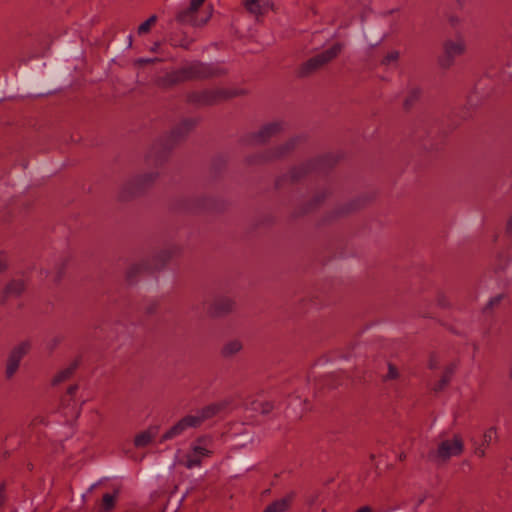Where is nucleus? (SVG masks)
Listing matches in <instances>:
<instances>
[{"label":"nucleus","mask_w":512,"mask_h":512,"mask_svg":"<svg viewBox=\"0 0 512 512\" xmlns=\"http://www.w3.org/2000/svg\"><path fill=\"white\" fill-rule=\"evenodd\" d=\"M224 408V403H211L185 415L162 434V441L172 440L184 435L189 429L201 427L204 422L218 415Z\"/></svg>","instance_id":"f257e3e1"},{"label":"nucleus","mask_w":512,"mask_h":512,"mask_svg":"<svg viewBox=\"0 0 512 512\" xmlns=\"http://www.w3.org/2000/svg\"><path fill=\"white\" fill-rule=\"evenodd\" d=\"M159 161L160 160L157 159L145 160L146 164L152 167V171L144 172L128 183L124 184L119 190L118 198L121 201H127L134 197L137 193L144 191L156 183L159 176Z\"/></svg>","instance_id":"f03ea898"},{"label":"nucleus","mask_w":512,"mask_h":512,"mask_svg":"<svg viewBox=\"0 0 512 512\" xmlns=\"http://www.w3.org/2000/svg\"><path fill=\"white\" fill-rule=\"evenodd\" d=\"M213 453V437L210 435H201L191 442L189 451L183 458V465L188 469L200 467L203 460L210 458Z\"/></svg>","instance_id":"7ed1b4c3"},{"label":"nucleus","mask_w":512,"mask_h":512,"mask_svg":"<svg viewBox=\"0 0 512 512\" xmlns=\"http://www.w3.org/2000/svg\"><path fill=\"white\" fill-rule=\"evenodd\" d=\"M464 450V442L459 434L440 441L436 450L430 452L429 458L436 463H445L451 457H457Z\"/></svg>","instance_id":"20e7f679"},{"label":"nucleus","mask_w":512,"mask_h":512,"mask_svg":"<svg viewBox=\"0 0 512 512\" xmlns=\"http://www.w3.org/2000/svg\"><path fill=\"white\" fill-rule=\"evenodd\" d=\"M466 52V41L460 36L456 35L452 38L446 39L443 42V53L438 59L439 65L444 68H450L457 57L462 56Z\"/></svg>","instance_id":"39448f33"},{"label":"nucleus","mask_w":512,"mask_h":512,"mask_svg":"<svg viewBox=\"0 0 512 512\" xmlns=\"http://www.w3.org/2000/svg\"><path fill=\"white\" fill-rule=\"evenodd\" d=\"M211 17V6H203L191 11V4L179 12L178 20L181 23L192 26H201L208 22Z\"/></svg>","instance_id":"423d86ee"},{"label":"nucleus","mask_w":512,"mask_h":512,"mask_svg":"<svg viewBox=\"0 0 512 512\" xmlns=\"http://www.w3.org/2000/svg\"><path fill=\"white\" fill-rule=\"evenodd\" d=\"M342 50V45L339 43L334 44L329 49L323 51L322 53L317 54L316 56L310 58L304 65H303V73L308 74L314 70L319 69L326 63L333 60L335 57L338 56V54Z\"/></svg>","instance_id":"0eeeda50"},{"label":"nucleus","mask_w":512,"mask_h":512,"mask_svg":"<svg viewBox=\"0 0 512 512\" xmlns=\"http://www.w3.org/2000/svg\"><path fill=\"white\" fill-rule=\"evenodd\" d=\"M30 344L28 342H22L15 346L7 359L5 374L8 379L12 378L17 372L20 362L23 357L28 353Z\"/></svg>","instance_id":"6e6552de"},{"label":"nucleus","mask_w":512,"mask_h":512,"mask_svg":"<svg viewBox=\"0 0 512 512\" xmlns=\"http://www.w3.org/2000/svg\"><path fill=\"white\" fill-rule=\"evenodd\" d=\"M159 265V257L158 255H153L151 257H146L141 259L138 263L131 265L126 272V278L128 281L132 282L135 280L137 275L142 273H150L158 268Z\"/></svg>","instance_id":"1a4fd4ad"},{"label":"nucleus","mask_w":512,"mask_h":512,"mask_svg":"<svg viewBox=\"0 0 512 512\" xmlns=\"http://www.w3.org/2000/svg\"><path fill=\"white\" fill-rule=\"evenodd\" d=\"M234 307L235 302L230 297H219L210 304L208 313L213 317H220L230 313Z\"/></svg>","instance_id":"9d476101"},{"label":"nucleus","mask_w":512,"mask_h":512,"mask_svg":"<svg viewBox=\"0 0 512 512\" xmlns=\"http://www.w3.org/2000/svg\"><path fill=\"white\" fill-rule=\"evenodd\" d=\"M283 129V125L279 122L269 123L263 126L252 138L255 144H263L269 139L277 136Z\"/></svg>","instance_id":"9b49d317"},{"label":"nucleus","mask_w":512,"mask_h":512,"mask_svg":"<svg viewBox=\"0 0 512 512\" xmlns=\"http://www.w3.org/2000/svg\"><path fill=\"white\" fill-rule=\"evenodd\" d=\"M245 9L253 15H262L271 8L270 0H243Z\"/></svg>","instance_id":"f8f14e48"},{"label":"nucleus","mask_w":512,"mask_h":512,"mask_svg":"<svg viewBox=\"0 0 512 512\" xmlns=\"http://www.w3.org/2000/svg\"><path fill=\"white\" fill-rule=\"evenodd\" d=\"M292 500L293 494H288L268 505L264 512H284L290 507Z\"/></svg>","instance_id":"ddd939ff"},{"label":"nucleus","mask_w":512,"mask_h":512,"mask_svg":"<svg viewBox=\"0 0 512 512\" xmlns=\"http://www.w3.org/2000/svg\"><path fill=\"white\" fill-rule=\"evenodd\" d=\"M157 429H148L138 434L134 439V445L138 448L146 447L155 438Z\"/></svg>","instance_id":"4468645a"},{"label":"nucleus","mask_w":512,"mask_h":512,"mask_svg":"<svg viewBox=\"0 0 512 512\" xmlns=\"http://www.w3.org/2000/svg\"><path fill=\"white\" fill-rule=\"evenodd\" d=\"M25 290V283L22 280H13L7 284L4 294L5 297H18Z\"/></svg>","instance_id":"2eb2a0df"},{"label":"nucleus","mask_w":512,"mask_h":512,"mask_svg":"<svg viewBox=\"0 0 512 512\" xmlns=\"http://www.w3.org/2000/svg\"><path fill=\"white\" fill-rule=\"evenodd\" d=\"M243 348V345L240 340L233 339L224 344L221 349V354L224 357H232L238 354Z\"/></svg>","instance_id":"dca6fc26"},{"label":"nucleus","mask_w":512,"mask_h":512,"mask_svg":"<svg viewBox=\"0 0 512 512\" xmlns=\"http://www.w3.org/2000/svg\"><path fill=\"white\" fill-rule=\"evenodd\" d=\"M119 495V490L115 489L113 493H106L102 497V501L100 504V511L101 512H109L111 511L114 506L116 499Z\"/></svg>","instance_id":"f3484780"},{"label":"nucleus","mask_w":512,"mask_h":512,"mask_svg":"<svg viewBox=\"0 0 512 512\" xmlns=\"http://www.w3.org/2000/svg\"><path fill=\"white\" fill-rule=\"evenodd\" d=\"M75 369H76V365L71 364L68 367L57 372L52 379V382H51L52 385L56 386V385H59V384L65 382L66 380H68L73 375Z\"/></svg>","instance_id":"a211bd4d"},{"label":"nucleus","mask_w":512,"mask_h":512,"mask_svg":"<svg viewBox=\"0 0 512 512\" xmlns=\"http://www.w3.org/2000/svg\"><path fill=\"white\" fill-rule=\"evenodd\" d=\"M246 405L253 411L267 414L272 411L273 404L269 401L247 400Z\"/></svg>","instance_id":"6ab92c4d"},{"label":"nucleus","mask_w":512,"mask_h":512,"mask_svg":"<svg viewBox=\"0 0 512 512\" xmlns=\"http://www.w3.org/2000/svg\"><path fill=\"white\" fill-rule=\"evenodd\" d=\"M157 19V15L150 16L146 21L139 25L138 34L142 35L148 33L151 27L157 22Z\"/></svg>","instance_id":"aec40b11"},{"label":"nucleus","mask_w":512,"mask_h":512,"mask_svg":"<svg viewBox=\"0 0 512 512\" xmlns=\"http://www.w3.org/2000/svg\"><path fill=\"white\" fill-rule=\"evenodd\" d=\"M482 438L483 441L486 442V446H489L492 442L496 441L498 438L496 427H490L486 429Z\"/></svg>","instance_id":"412c9836"},{"label":"nucleus","mask_w":512,"mask_h":512,"mask_svg":"<svg viewBox=\"0 0 512 512\" xmlns=\"http://www.w3.org/2000/svg\"><path fill=\"white\" fill-rule=\"evenodd\" d=\"M209 73L205 71L202 64H195L191 66V71L186 77H205Z\"/></svg>","instance_id":"4be33fe9"},{"label":"nucleus","mask_w":512,"mask_h":512,"mask_svg":"<svg viewBox=\"0 0 512 512\" xmlns=\"http://www.w3.org/2000/svg\"><path fill=\"white\" fill-rule=\"evenodd\" d=\"M399 377V371L398 369L391 363L388 364V371L387 373L383 376V380L384 381H391V380H396L398 379Z\"/></svg>","instance_id":"5701e85b"},{"label":"nucleus","mask_w":512,"mask_h":512,"mask_svg":"<svg viewBox=\"0 0 512 512\" xmlns=\"http://www.w3.org/2000/svg\"><path fill=\"white\" fill-rule=\"evenodd\" d=\"M398 58H399V52L397 50H392L386 54V56L382 60V63L384 65H392L397 62Z\"/></svg>","instance_id":"b1692460"},{"label":"nucleus","mask_w":512,"mask_h":512,"mask_svg":"<svg viewBox=\"0 0 512 512\" xmlns=\"http://www.w3.org/2000/svg\"><path fill=\"white\" fill-rule=\"evenodd\" d=\"M474 454L475 456L479 457V458H483L486 454V448L488 446H486V442H484L483 440L481 441V443L477 444V443H474Z\"/></svg>","instance_id":"393cba45"},{"label":"nucleus","mask_w":512,"mask_h":512,"mask_svg":"<svg viewBox=\"0 0 512 512\" xmlns=\"http://www.w3.org/2000/svg\"><path fill=\"white\" fill-rule=\"evenodd\" d=\"M420 96V90L418 88H412L410 91H409V95L406 99V102L405 104L406 105H409L410 103H412L413 101H415L418 97Z\"/></svg>","instance_id":"a878e982"},{"label":"nucleus","mask_w":512,"mask_h":512,"mask_svg":"<svg viewBox=\"0 0 512 512\" xmlns=\"http://www.w3.org/2000/svg\"><path fill=\"white\" fill-rule=\"evenodd\" d=\"M450 381V376L448 374H443L439 382L435 385L434 389L436 391L442 390Z\"/></svg>","instance_id":"bb28decb"},{"label":"nucleus","mask_w":512,"mask_h":512,"mask_svg":"<svg viewBox=\"0 0 512 512\" xmlns=\"http://www.w3.org/2000/svg\"><path fill=\"white\" fill-rule=\"evenodd\" d=\"M189 4H191V11L196 8H202L203 6H210L205 0H190Z\"/></svg>","instance_id":"cd10ccee"},{"label":"nucleus","mask_w":512,"mask_h":512,"mask_svg":"<svg viewBox=\"0 0 512 512\" xmlns=\"http://www.w3.org/2000/svg\"><path fill=\"white\" fill-rule=\"evenodd\" d=\"M157 311H158V302L157 301L147 304L145 306V312L148 315H152V314L156 313Z\"/></svg>","instance_id":"c85d7f7f"},{"label":"nucleus","mask_w":512,"mask_h":512,"mask_svg":"<svg viewBox=\"0 0 512 512\" xmlns=\"http://www.w3.org/2000/svg\"><path fill=\"white\" fill-rule=\"evenodd\" d=\"M295 140H291L284 149L277 152L276 156H282L294 147Z\"/></svg>","instance_id":"c756f323"},{"label":"nucleus","mask_w":512,"mask_h":512,"mask_svg":"<svg viewBox=\"0 0 512 512\" xmlns=\"http://www.w3.org/2000/svg\"><path fill=\"white\" fill-rule=\"evenodd\" d=\"M456 368H457V364L451 363L449 366L446 367L444 374H448L451 378L453 373L455 372Z\"/></svg>","instance_id":"7c9ffc66"},{"label":"nucleus","mask_w":512,"mask_h":512,"mask_svg":"<svg viewBox=\"0 0 512 512\" xmlns=\"http://www.w3.org/2000/svg\"><path fill=\"white\" fill-rule=\"evenodd\" d=\"M5 502V487L4 484L0 485V507Z\"/></svg>","instance_id":"2f4dec72"},{"label":"nucleus","mask_w":512,"mask_h":512,"mask_svg":"<svg viewBox=\"0 0 512 512\" xmlns=\"http://www.w3.org/2000/svg\"><path fill=\"white\" fill-rule=\"evenodd\" d=\"M437 366H438V362H437V360H436L435 356H432V357L430 358V360H429V367H430L431 369H435V368H437Z\"/></svg>","instance_id":"473e14b6"},{"label":"nucleus","mask_w":512,"mask_h":512,"mask_svg":"<svg viewBox=\"0 0 512 512\" xmlns=\"http://www.w3.org/2000/svg\"><path fill=\"white\" fill-rule=\"evenodd\" d=\"M152 61H154V60H153V59H150V58H140V59L138 60V63H139V64H148V63H150V62H152Z\"/></svg>","instance_id":"72a5a7b5"},{"label":"nucleus","mask_w":512,"mask_h":512,"mask_svg":"<svg viewBox=\"0 0 512 512\" xmlns=\"http://www.w3.org/2000/svg\"><path fill=\"white\" fill-rule=\"evenodd\" d=\"M355 512H372V509L369 506H363L357 509Z\"/></svg>","instance_id":"f704fd0d"},{"label":"nucleus","mask_w":512,"mask_h":512,"mask_svg":"<svg viewBox=\"0 0 512 512\" xmlns=\"http://www.w3.org/2000/svg\"><path fill=\"white\" fill-rule=\"evenodd\" d=\"M6 268H7L6 262L4 260L0 259V273L5 271Z\"/></svg>","instance_id":"c9c22d12"},{"label":"nucleus","mask_w":512,"mask_h":512,"mask_svg":"<svg viewBox=\"0 0 512 512\" xmlns=\"http://www.w3.org/2000/svg\"><path fill=\"white\" fill-rule=\"evenodd\" d=\"M76 390H77V386L72 385L68 388L67 392H68V394L73 395L76 392Z\"/></svg>","instance_id":"e433bc0d"},{"label":"nucleus","mask_w":512,"mask_h":512,"mask_svg":"<svg viewBox=\"0 0 512 512\" xmlns=\"http://www.w3.org/2000/svg\"><path fill=\"white\" fill-rule=\"evenodd\" d=\"M500 299H501V297H496V298L492 299V300L489 302V304H490L491 306H493L494 304L498 303V302L500 301Z\"/></svg>","instance_id":"4c0bfd02"},{"label":"nucleus","mask_w":512,"mask_h":512,"mask_svg":"<svg viewBox=\"0 0 512 512\" xmlns=\"http://www.w3.org/2000/svg\"><path fill=\"white\" fill-rule=\"evenodd\" d=\"M508 228H509V230H511V229H512V219H511V220L509 221V223H508Z\"/></svg>","instance_id":"58836bf2"},{"label":"nucleus","mask_w":512,"mask_h":512,"mask_svg":"<svg viewBox=\"0 0 512 512\" xmlns=\"http://www.w3.org/2000/svg\"><path fill=\"white\" fill-rule=\"evenodd\" d=\"M181 79L180 77H178L177 79H175V81ZM169 82H174V79H171Z\"/></svg>","instance_id":"ea45409f"},{"label":"nucleus","mask_w":512,"mask_h":512,"mask_svg":"<svg viewBox=\"0 0 512 512\" xmlns=\"http://www.w3.org/2000/svg\"><path fill=\"white\" fill-rule=\"evenodd\" d=\"M161 258H162V261H163L164 260V251L163 250H162Z\"/></svg>","instance_id":"a19ab883"}]
</instances>
